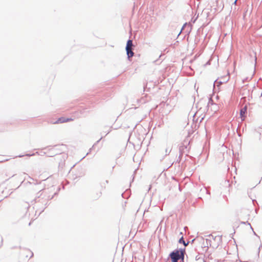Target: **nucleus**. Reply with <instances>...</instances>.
Here are the masks:
<instances>
[{
	"instance_id": "f257e3e1",
	"label": "nucleus",
	"mask_w": 262,
	"mask_h": 262,
	"mask_svg": "<svg viewBox=\"0 0 262 262\" xmlns=\"http://www.w3.org/2000/svg\"><path fill=\"white\" fill-rule=\"evenodd\" d=\"M206 241L209 243L210 247L216 248L222 243V236L215 234H210L207 236Z\"/></svg>"
},
{
	"instance_id": "f03ea898",
	"label": "nucleus",
	"mask_w": 262,
	"mask_h": 262,
	"mask_svg": "<svg viewBox=\"0 0 262 262\" xmlns=\"http://www.w3.org/2000/svg\"><path fill=\"white\" fill-rule=\"evenodd\" d=\"M184 252L185 251L183 250H176L172 252L170 256L172 262H178V260L181 259L182 260L184 258Z\"/></svg>"
},
{
	"instance_id": "7ed1b4c3",
	"label": "nucleus",
	"mask_w": 262,
	"mask_h": 262,
	"mask_svg": "<svg viewBox=\"0 0 262 262\" xmlns=\"http://www.w3.org/2000/svg\"><path fill=\"white\" fill-rule=\"evenodd\" d=\"M133 41L132 40H128L126 43V51L128 58L134 56V52L132 51Z\"/></svg>"
},
{
	"instance_id": "20e7f679",
	"label": "nucleus",
	"mask_w": 262,
	"mask_h": 262,
	"mask_svg": "<svg viewBox=\"0 0 262 262\" xmlns=\"http://www.w3.org/2000/svg\"><path fill=\"white\" fill-rule=\"evenodd\" d=\"M247 107V105L246 104L240 111V117L242 121L245 120L246 117Z\"/></svg>"
},
{
	"instance_id": "39448f33",
	"label": "nucleus",
	"mask_w": 262,
	"mask_h": 262,
	"mask_svg": "<svg viewBox=\"0 0 262 262\" xmlns=\"http://www.w3.org/2000/svg\"><path fill=\"white\" fill-rule=\"evenodd\" d=\"M73 119L71 118H66L64 117L59 118L55 122V123H62L67 122L68 121H72Z\"/></svg>"
},
{
	"instance_id": "423d86ee",
	"label": "nucleus",
	"mask_w": 262,
	"mask_h": 262,
	"mask_svg": "<svg viewBox=\"0 0 262 262\" xmlns=\"http://www.w3.org/2000/svg\"><path fill=\"white\" fill-rule=\"evenodd\" d=\"M179 243H180V244H182H182H183L184 245V246H185L187 245V244H186V243H185V241H184V239H183V236H182V237H181V238L179 239Z\"/></svg>"
},
{
	"instance_id": "0eeeda50",
	"label": "nucleus",
	"mask_w": 262,
	"mask_h": 262,
	"mask_svg": "<svg viewBox=\"0 0 262 262\" xmlns=\"http://www.w3.org/2000/svg\"><path fill=\"white\" fill-rule=\"evenodd\" d=\"M236 2H237V0H235V1H234V4H236Z\"/></svg>"
}]
</instances>
